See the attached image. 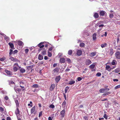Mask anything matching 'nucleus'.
Returning <instances> with one entry per match:
<instances>
[{
	"label": "nucleus",
	"instance_id": "15",
	"mask_svg": "<svg viewBox=\"0 0 120 120\" xmlns=\"http://www.w3.org/2000/svg\"><path fill=\"white\" fill-rule=\"evenodd\" d=\"M114 53L113 50L112 49H111L109 51V54L111 56H112Z\"/></svg>",
	"mask_w": 120,
	"mask_h": 120
},
{
	"label": "nucleus",
	"instance_id": "19",
	"mask_svg": "<svg viewBox=\"0 0 120 120\" xmlns=\"http://www.w3.org/2000/svg\"><path fill=\"white\" fill-rule=\"evenodd\" d=\"M65 61V59L63 58H61L60 59V62L61 63H64Z\"/></svg>",
	"mask_w": 120,
	"mask_h": 120
},
{
	"label": "nucleus",
	"instance_id": "1",
	"mask_svg": "<svg viewBox=\"0 0 120 120\" xmlns=\"http://www.w3.org/2000/svg\"><path fill=\"white\" fill-rule=\"evenodd\" d=\"M20 68L21 67L19 66L18 63H16L14 64L13 68V69L14 71H16Z\"/></svg>",
	"mask_w": 120,
	"mask_h": 120
},
{
	"label": "nucleus",
	"instance_id": "58",
	"mask_svg": "<svg viewBox=\"0 0 120 120\" xmlns=\"http://www.w3.org/2000/svg\"><path fill=\"white\" fill-rule=\"evenodd\" d=\"M9 83L10 84H13L14 83V82L12 81H10L9 82Z\"/></svg>",
	"mask_w": 120,
	"mask_h": 120
},
{
	"label": "nucleus",
	"instance_id": "2",
	"mask_svg": "<svg viewBox=\"0 0 120 120\" xmlns=\"http://www.w3.org/2000/svg\"><path fill=\"white\" fill-rule=\"evenodd\" d=\"M99 15L101 16H106L107 15V13L105 11L102 10L100 12Z\"/></svg>",
	"mask_w": 120,
	"mask_h": 120
},
{
	"label": "nucleus",
	"instance_id": "64",
	"mask_svg": "<svg viewBox=\"0 0 120 120\" xmlns=\"http://www.w3.org/2000/svg\"><path fill=\"white\" fill-rule=\"evenodd\" d=\"M103 21H100L97 24H99L103 23Z\"/></svg>",
	"mask_w": 120,
	"mask_h": 120
},
{
	"label": "nucleus",
	"instance_id": "63",
	"mask_svg": "<svg viewBox=\"0 0 120 120\" xmlns=\"http://www.w3.org/2000/svg\"><path fill=\"white\" fill-rule=\"evenodd\" d=\"M44 59L45 60H47L48 59V58L47 56H44Z\"/></svg>",
	"mask_w": 120,
	"mask_h": 120
},
{
	"label": "nucleus",
	"instance_id": "24",
	"mask_svg": "<svg viewBox=\"0 0 120 120\" xmlns=\"http://www.w3.org/2000/svg\"><path fill=\"white\" fill-rule=\"evenodd\" d=\"M111 92H108L106 93H104L103 94L102 96H105L107 95H108L109 94H110Z\"/></svg>",
	"mask_w": 120,
	"mask_h": 120
},
{
	"label": "nucleus",
	"instance_id": "21",
	"mask_svg": "<svg viewBox=\"0 0 120 120\" xmlns=\"http://www.w3.org/2000/svg\"><path fill=\"white\" fill-rule=\"evenodd\" d=\"M20 72L22 73L25 72L26 71L23 68H20L19 69Z\"/></svg>",
	"mask_w": 120,
	"mask_h": 120
},
{
	"label": "nucleus",
	"instance_id": "49",
	"mask_svg": "<svg viewBox=\"0 0 120 120\" xmlns=\"http://www.w3.org/2000/svg\"><path fill=\"white\" fill-rule=\"evenodd\" d=\"M88 116H84V118L85 120H88Z\"/></svg>",
	"mask_w": 120,
	"mask_h": 120
},
{
	"label": "nucleus",
	"instance_id": "52",
	"mask_svg": "<svg viewBox=\"0 0 120 120\" xmlns=\"http://www.w3.org/2000/svg\"><path fill=\"white\" fill-rule=\"evenodd\" d=\"M82 79V78L80 77H78L77 78V80L79 81H81Z\"/></svg>",
	"mask_w": 120,
	"mask_h": 120
},
{
	"label": "nucleus",
	"instance_id": "4",
	"mask_svg": "<svg viewBox=\"0 0 120 120\" xmlns=\"http://www.w3.org/2000/svg\"><path fill=\"white\" fill-rule=\"evenodd\" d=\"M115 56L116 58L120 59V52L119 51L116 52L115 53Z\"/></svg>",
	"mask_w": 120,
	"mask_h": 120
},
{
	"label": "nucleus",
	"instance_id": "48",
	"mask_svg": "<svg viewBox=\"0 0 120 120\" xmlns=\"http://www.w3.org/2000/svg\"><path fill=\"white\" fill-rule=\"evenodd\" d=\"M120 88V84L116 86L115 87V89H116Z\"/></svg>",
	"mask_w": 120,
	"mask_h": 120
},
{
	"label": "nucleus",
	"instance_id": "3",
	"mask_svg": "<svg viewBox=\"0 0 120 120\" xmlns=\"http://www.w3.org/2000/svg\"><path fill=\"white\" fill-rule=\"evenodd\" d=\"M65 111V109L64 108L60 112V114L61 115L60 117H61V118H62V119L63 118H64V117Z\"/></svg>",
	"mask_w": 120,
	"mask_h": 120
},
{
	"label": "nucleus",
	"instance_id": "44",
	"mask_svg": "<svg viewBox=\"0 0 120 120\" xmlns=\"http://www.w3.org/2000/svg\"><path fill=\"white\" fill-rule=\"evenodd\" d=\"M67 61L68 63H71V60L69 58H67Z\"/></svg>",
	"mask_w": 120,
	"mask_h": 120
},
{
	"label": "nucleus",
	"instance_id": "56",
	"mask_svg": "<svg viewBox=\"0 0 120 120\" xmlns=\"http://www.w3.org/2000/svg\"><path fill=\"white\" fill-rule=\"evenodd\" d=\"M16 90V91H17L18 92H20L21 91V89L19 88H17Z\"/></svg>",
	"mask_w": 120,
	"mask_h": 120
},
{
	"label": "nucleus",
	"instance_id": "11",
	"mask_svg": "<svg viewBox=\"0 0 120 120\" xmlns=\"http://www.w3.org/2000/svg\"><path fill=\"white\" fill-rule=\"evenodd\" d=\"M17 43L19 46H23L24 45L23 42L19 40L17 41Z\"/></svg>",
	"mask_w": 120,
	"mask_h": 120
},
{
	"label": "nucleus",
	"instance_id": "20",
	"mask_svg": "<svg viewBox=\"0 0 120 120\" xmlns=\"http://www.w3.org/2000/svg\"><path fill=\"white\" fill-rule=\"evenodd\" d=\"M96 54V52H92L91 53L90 55V56L92 57L95 56Z\"/></svg>",
	"mask_w": 120,
	"mask_h": 120
},
{
	"label": "nucleus",
	"instance_id": "22",
	"mask_svg": "<svg viewBox=\"0 0 120 120\" xmlns=\"http://www.w3.org/2000/svg\"><path fill=\"white\" fill-rule=\"evenodd\" d=\"M5 72L8 75H10L11 74V72L10 71H8L7 69L5 70Z\"/></svg>",
	"mask_w": 120,
	"mask_h": 120
},
{
	"label": "nucleus",
	"instance_id": "35",
	"mask_svg": "<svg viewBox=\"0 0 120 120\" xmlns=\"http://www.w3.org/2000/svg\"><path fill=\"white\" fill-rule=\"evenodd\" d=\"M120 71V70L119 68H118L115 69L114 70V72L116 73H118Z\"/></svg>",
	"mask_w": 120,
	"mask_h": 120
},
{
	"label": "nucleus",
	"instance_id": "23",
	"mask_svg": "<svg viewBox=\"0 0 120 120\" xmlns=\"http://www.w3.org/2000/svg\"><path fill=\"white\" fill-rule=\"evenodd\" d=\"M59 68H56L53 71L54 72L57 73L59 71Z\"/></svg>",
	"mask_w": 120,
	"mask_h": 120
},
{
	"label": "nucleus",
	"instance_id": "34",
	"mask_svg": "<svg viewBox=\"0 0 120 120\" xmlns=\"http://www.w3.org/2000/svg\"><path fill=\"white\" fill-rule=\"evenodd\" d=\"M85 44L83 43H81L80 45L79 46L80 47H85Z\"/></svg>",
	"mask_w": 120,
	"mask_h": 120
},
{
	"label": "nucleus",
	"instance_id": "43",
	"mask_svg": "<svg viewBox=\"0 0 120 120\" xmlns=\"http://www.w3.org/2000/svg\"><path fill=\"white\" fill-rule=\"evenodd\" d=\"M109 16L110 18H112L113 17V15L112 14H109Z\"/></svg>",
	"mask_w": 120,
	"mask_h": 120
},
{
	"label": "nucleus",
	"instance_id": "62",
	"mask_svg": "<svg viewBox=\"0 0 120 120\" xmlns=\"http://www.w3.org/2000/svg\"><path fill=\"white\" fill-rule=\"evenodd\" d=\"M104 26V24H101L100 25H99V26H98L99 27H103Z\"/></svg>",
	"mask_w": 120,
	"mask_h": 120
},
{
	"label": "nucleus",
	"instance_id": "5",
	"mask_svg": "<svg viewBox=\"0 0 120 120\" xmlns=\"http://www.w3.org/2000/svg\"><path fill=\"white\" fill-rule=\"evenodd\" d=\"M55 84H52L49 88V90L51 91H52L55 88Z\"/></svg>",
	"mask_w": 120,
	"mask_h": 120
},
{
	"label": "nucleus",
	"instance_id": "33",
	"mask_svg": "<svg viewBox=\"0 0 120 120\" xmlns=\"http://www.w3.org/2000/svg\"><path fill=\"white\" fill-rule=\"evenodd\" d=\"M94 17L95 18H98L99 17V15L97 13H95L94 15Z\"/></svg>",
	"mask_w": 120,
	"mask_h": 120
},
{
	"label": "nucleus",
	"instance_id": "16",
	"mask_svg": "<svg viewBox=\"0 0 120 120\" xmlns=\"http://www.w3.org/2000/svg\"><path fill=\"white\" fill-rule=\"evenodd\" d=\"M35 107L34 106L31 109L30 112L31 114H32L35 111Z\"/></svg>",
	"mask_w": 120,
	"mask_h": 120
},
{
	"label": "nucleus",
	"instance_id": "36",
	"mask_svg": "<svg viewBox=\"0 0 120 120\" xmlns=\"http://www.w3.org/2000/svg\"><path fill=\"white\" fill-rule=\"evenodd\" d=\"M116 62V61L115 60H113L111 64L112 65H115Z\"/></svg>",
	"mask_w": 120,
	"mask_h": 120
},
{
	"label": "nucleus",
	"instance_id": "12",
	"mask_svg": "<svg viewBox=\"0 0 120 120\" xmlns=\"http://www.w3.org/2000/svg\"><path fill=\"white\" fill-rule=\"evenodd\" d=\"M8 44L9 45L11 49H14L15 48L14 47V46L13 44L11 42H9L8 43Z\"/></svg>",
	"mask_w": 120,
	"mask_h": 120
},
{
	"label": "nucleus",
	"instance_id": "54",
	"mask_svg": "<svg viewBox=\"0 0 120 120\" xmlns=\"http://www.w3.org/2000/svg\"><path fill=\"white\" fill-rule=\"evenodd\" d=\"M42 111H41L39 113V117H40L42 115Z\"/></svg>",
	"mask_w": 120,
	"mask_h": 120
},
{
	"label": "nucleus",
	"instance_id": "32",
	"mask_svg": "<svg viewBox=\"0 0 120 120\" xmlns=\"http://www.w3.org/2000/svg\"><path fill=\"white\" fill-rule=\"evenodd\" d=\"M95 67V65L94 64H92L89 66V68L91 69H93Z\"/></svg>",
	"mask_w": 120,
	"mask_h": 120
},
{
	"label": "nucleus",
	"instance_id": "42",
	"mask_svg": "<svg viewBox=\"0 0 120 120\" xmlns=\"http://www.w3.org/2000/svg\"><path fill=\"white\" fill-rule=\"evenodd\" d=\"M101 75V73L98 72L96 74V75L98 77H99Z\"/></svg>",
	"mask_w": 120,
	"mask_h": 120
},
{
	"label": "nucleus",
	"instance_id": "13",
	"mask_svg": "<svg viewBox=\"0 0 120 120\" xmlns=\"http://www.w3.org/2000/svg\"><path fill=\"white\" fill-rule=\"evenodd\" d=\"M91 63V62L90 60L87 59L86 60V64L87 65H89Z\"/></svg>",
	"mask_w": 120,
	"mask_h": 120
},
{
	"label": "nucleus",
	"instance_id": "26",
	"mask_svg": "<svg viewBox=\"0 0 120 120\" xmlns=\"http://www.w3.org/2000/svg\"><path fill=\"white\" fill-rule=\"evenodd\" d=\"M106 66L105 68V69L107 70L108 71H110L111 70V69H109L110 68V67L109 65H106V64H105Z\"/></svg>",
	"mask_w": 120,
	"mask_h": 120
},
{
	"label": "nucleus",
	"instance_id": "29",
	"mask_svg": "<svg viewBox=\"0 0 120 120\" xmlns=\"http://www.w3.org/2000/svg\"><path fill=\"white\" fill-rule=\"evenodd\" d=\"M96 33H94L93 35V38L94 40H95L96 39Z\"/></svg>",
	"mask_w": 120,
	"mask_h": 120
},
{
	"label": "nucleus",
	"instance_id": "50",
	"mask_svg": "<svg viewBox=\"0 0 120 120\" xmlns=\"http://www.w3.org/2000/svg\"><path fill=\"white\" fill-rule=\"evenodd\" d=\"M29 50L28 49H26L25 50V52L26 54H27L28 53Z\"/></svg>",
	"mask_w": 120,
	"mask_h": 120
},
{
	"label": "nucleus",
	"instance_id": "57",
	"mask_svg": "<svg viewBox=\"0 0 120 120\" xmlns=\"http://www.w3.org/2000/svg\"><path fill=\"white\" fill-rule=\"evenodd\" d=\"M63 94L64 97V98L65 99V100H66V95L64 93Z\"/></svg>",
	"mask_w": 120,
	"mask_h": 120
},
{
	"label": "nucleus",
	"instance_id": "59",
	"mask_svg": "<svg viewBox=\"0 0 120 120\" xmlns=\"http://www.w3.org/2000/svg\"><path fill=\"white\" fill-rule=\"evenodd\" d=\"M20 87H21L22 91L24 90H25V89L24 86H20Z\"/></svg>",
	"mask_w": 120,
	"mask_h": 120
},
{
	"label": "nucleus",
	"instance_id": "7",
	"mask_svg": "<svg viewBox=\"0 0 120 120\" xmlns=\"http://www.w3.org/2000/svg\"><path fill=\"white\" fill-rule=\"evenodd\" d=\"M60 75L56 76V77L55 80L56 83H57L60 80Z\"/></svg>",
	"mask_w": 120,
	"mask_h": 120
},
{
	"label": "nucleus",
	"instance_id": "31",
	"mask_svg": "<svg viewBox=\"0 0 120 120\" xmlns=\"http://www.w3.org/2000/svg\"><path fill=\"white\" fill-rule=\"evenodd\" d=\"M41 54L43 55H45L46 54V50H43L41 53Z\"/></svg>",
	"mask_w": 120,
	"mask_h": 120
},
{
	"label": "nucleus",
	"instance_id": "25",
	"mask_svg": "<svg viewBox=\"0 0 120 120\" xmlns=\"http://www.w3.org/2000/svg\"><path fill=\"white\" fill-rule=\"evenodd\" d=\"M66 101L64 100L62 104V107L63 108H65L66 106Z\"/></svg>",
	"mask_w": 120,
	"mask_h": 120
},
{
	"label": "nucleus",
	"instance_id": "18",
	"mask_svg": "<svg viewBox=\"0 0 120 120\" xmlns=\"http://www.w3.org/2000/svg\"><path fill=\"white\" fill-rule=\"evenodd\" d=\"M15 102L16 103L17 107H19V102L18 101L17 99H15Z\"/></svg>",
	"mask_w": 120,
	"mask_h": 120
},
{
	"label": "nucleus",
	"instance_id": "30",
	"mask_svg": "<svg viewBox=\"0 0 120 120\" xmlns=\"http://www.w3.org/2000/svg\"><path fill=\"white\" fill-rule=\"evenodd\" d=\"M72 52L73 51L72 50H70L68 51V55L71 56L72 54Z\"/></svg>",
	"mask_w": 120,
	"mask_h": 120
},
{
	"label": "nucleus",
	"instance_id": "40",
	"mask_svg": "<svg viewBox=\"0 0 120 120\" xmlns=\"http://www.w3.org/2000/svg\"><path fill=\"white\" fill-rule=\"evenodd\" d=\"M48 56L49 57H51L52 56V54L51 52H49V51H48Z\"/></svg>",
	"mask_w": 120,
	"mask_h": 120
},
{
	"label": "nucleus",
	"instance_id": "55",
	"mask_svg": "<svg viewBox=\"0 0 120 120\" xmlns=\"http://www.w3.org/2000/svg\"><path fill=\"white\" fill-rule=\"evenodd\" d=\"M4 99L6 100H8L9 99L8 97L7 96H6L4 97Z\"/></svg>",
	"mask_w": 120,
	"mask_h": 120
},
{
	"label": "nucleus",
	"instance_id": "9",
	"mask_svg": "<svg viewBox=\"0 0 120 120\" xmlns=\"http://www.w3.org/2000/svg\"><path fill=\"white\" fill-rule=\"evenodd\" d=\"M82 51L80 49L78 50L76 53V54L77 56H79L82 55Z\"/></svg>",
	"mask_w": 120,
	"mask_h": 120
},
{
	"label": "nucleus",
	"instance_id": "39",
	"mask_svg": "<svg viewBox=\"0 0 120 120\" xmlns=\"http://www.w3.org/2000/svg\"><path fill=\"white\" fill-rule=\"evenodd\" d=\"M107 45V44L106 43H105L104 44H102L101 45V47L102 48H103L105 47Z\"/></svg>",
	"mask_w": 120,
	"mask_h": 120
},
{
	"label": "nucleus",
	"instance_id": "28",
	"mask_svg": "<svg viewBox=\"0 0 120 120\" xmlns=\"http://www.w3.org/2000/svg\"><path fill=\"white\" fill-rule=\"evenodd\" d=\"M34 66V65L28 66L27 67V69L28 70H29L33 68Z\"/></svg>",
	"mask_w": 120,
	"mask_h": 120
},
{
	"label": "nucleus",
	"instance_id": "51",
	"mask_svg": "<svg viewBox=\"0 0 120 120\" xmlns=\"http://www.w3.org/2000/svg\"><path fill=\"white\" fill-rule=\"evenodd\" d=\"M18 52V51L17 50H15L13 52V54H15L17 53Z\"/></svg>",
	"mask_w": 120,
	"mask_h": 120
},
{
	"label": "nucleus",
	"instance_id": "14",
	"mask_svg": "<svg viewBox=\"0 0 120 120\" xmlns=\"http://www.w3.org/2000/svg\"><path fill=\"white\" fill-rule=\"evenodd\" d=\"M105 88H102L100 89L99 90V92L100 93H104L106 92Z\"/></svg>",
	"mask_w": 120,
	"mask_h": 120
},
{
	"label": "nucleus",
	"instance_id": "47",
	"mask_svg": "<svg viewBox=\"0 0 120 120\" xmlns=\"http://www.w3.org/2000/svg\"><path fill=\"white\" fill-rule=\"evenodd\" d=\"M55 107V106L54 105L52 104L50 105L49 107L51 108H54Z\"/></svg>",
	"mask_w": 120,
	"mask_h": 120
},
{
	"label": "nucleus",
	"instance_id": "37",
	"mask_svg": "<svg viewBox=\"0 0 120 120\" xmlns=\"http://www.w3.org/2000/svg\"><path fill=\"white\" fill-rule=\"evenodd\" d=\"M31 87L34 88H37L38 87V84H35L33 85Z\"/></svg>",
	"mask_w": 120,
	"mask_h": 120
},
{
	"label": "nucleus",
	"instance_id": "8",
	"mask_svg": "<svg viewBox=\"0 0 120 120\" xmlns=\"http://www.w3.org/2000/svg\"><path fill=\"white\" fill-rule=\"evenodd\" d=\"M10 59L12 61L14 62H16V61H20L17 59L14 58L12 56H11L10 57Z\"/></svg>",
	"mask_w": 120,
	"mask_h": 120
},
{
	"label": "nucleus",
	"instance_id": "27",
	"mask_svg": "<svg viewBox=\"0 0 120 120\" xmlns=\"http://www.w3.org/2000/svg\"><path fill=\"white\" fill-rule=\"evenodd\" d=\"M38 59L39 60H41L43 59V56L39 54L38 57Z\"/></svg>",
	"mask_w": 120,
	"mask_h": 120
},
{
	"label": "nucleus",
	"instance_id": "17",
	"mask_svg": "<svg viewBox=\"0 0 120 120\" xmlns=\"http://www.w3.org/2000/svg\"><path fill=\"white\" fill-rule=\"evenodd\" d=\"M75 82V81L74 80H72L69 81L68 84L70 85H72L74 84Z\"/></svg>",
	"mask_w": 120,
	"mask_h": 120
},
{
	"label": "nucleus",
	"instance_id": "6",
	"mask_svg": "<svg viewBox=\"0 0 120 120\" xmlns=\"http://www.w3.org/2000/svg\"><path fill=\"white\" fill-rule=\"evenodd\" d=\"M19 107H17L16 110L15 111V113L17 117L18 116V115L20 114V111L18 109Z\"/></svg>",
	"mask_w": 120,
	"mask_h": 120
},
{
	"label": "nucleus",
	"instance_id": "10",
	"mask_svg": "<svg viewBox=\"0 0 120 120\" xmlns=\"http://www.w3.org/2000/svg\"><path fill=\"white\" fill-rule=\"evenodd\" d=\"M43 43L44 42H41L38 45V46L40 48L44 47L45 45H43Z\"/></svg>",
	"mask_w": 120,
	"mask_h": 120
},
{
	"label": "nucleus",
	"instance_id": "46",
	"mask_svg": "<svg viewBox=\"0 0 120 120\" xmlns=\"http://www.w3.org/2000/svg\"><path fill=\"white\" fill-rule=\"evenodd\" d=\"M5 60V58L3 57L2 58H0V60L1 61H3Z\"/></svg>",
	"mask_w": 120,
	"mask_h": 120
},
{
	"label": "nucleus",
	"instance_id": "61",
	"mask_svg": "<svg viewBox=\"0 0 120 120\" xmlns=\"http://www.w3.org/2000/svg\"><path fill=\"white\" fill-rule=\"evenodd\" d=\"M52 49V47H51L49 49V50L48 51H51Z\"/></svg>",
	"mask_w": 120,
	"mask_h": 120
},
{
	"label": "nucleus",
	"instance_id": "45",
	"mask_svg": "<svg viewBox=\"0 0 120 120\" xmlns=\"http://www.w3.org/2000/svg\"><path fill=\"white\" fill-rule=\"evenodd\" d=\"M4 111V109L2 107H0V111L3 112Z\"/></svg>",
	"mask_w": 120,
	"mask_h": 120
},
{
	"label": "nucleus",
	"instance_id": "60",
	"mask_svg": "<svg viewBox=\"0 0 120 120\" xmlns=\"http://www.w3.org/2000/svg\"><path fill=\"white\" fill-rule=\"evenodd\" d=\"M7 120H11V118L9 117H7Z\"/></svg>",
	"mask_w": 120,
	"mask_h": 120
},
{
	"label": "nucleus",
	"instance_id": "41",
	"mask_svg": "<svg viewBox=\"0 0 120 120\" xmlns=\"http://www.w3.org/2000/svg\"><path fill=\"white\" fill-rule=\"evenodd\" d=\"M13 54V50L12 49H11L10 50V52L9 54L10 55H11L12 54Z\"/></svg>",
	"mask_w": 120,
	"mask_h": 120
},
{
	"label": "nucleus",
	"instance_id": "38",
	"mask_svg": "<svg viewBox=\"0 0 120 120\" xmlns=\"http://www.w3.org/2000/svg\"><path fill=\"white\" fill-rule=\"evenodd\" d=\"M69 87L68 86H67L66 87L65 90V93H66L68 90L69 89Z\"/></svg>",
	"mask_w": 120,
	"mask_h": 120
},
{
	"label": "nucleus",
	"instance_id": "53",
	"mask_svg": "<svg viewBox=\"0 0 120 120\" xmlns=\"http://www.w3.org/2000/svg\"><path fill=\"white\" fill-rule=\"evenodd\" d=\"M103 117L105 119H107V116L106 114L105 113L104 114Z\"/></svg>",
	"mask_w": 120,
	"mask_h": 120
}]
</instances>
